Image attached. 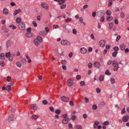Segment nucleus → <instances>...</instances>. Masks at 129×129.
Wrapping results in <instances>:
<instances>
[{
	"label": "nucleus",
	"instance_id": "f257e3e1",
	"mask_svg": "<svg viewBox=\"0 0 129 129\" xmlns=\"http://www.w3.org/2000/svg\"><path fill=\"white\" fill-rule=\"evenodd\" d=\"M112 63L113 66L114 67L113 70L115 71H117L119 68L117 62L115 60H114L112 61Z\"/></svg>",
	"mask_w": 129,
	"mask_h": 129
},
{
	"label": "nucleus",
	"instance_id": "f03ea898",
	"mask_svg": "<svg viewBox=\"0 0 129 129\" xmlns=\"http://www.w3.org/2000/svg\"><path fill=\"white\" fill-rule=\"evenodd\" d=\"M18 27L19 29L21 30H23L25 28V23L23 22H20L19 24Z\"/></svg>",
	"mask_w": 129,
	"mask_h": 129
},
{
	"label": "nucleus",
	"instance_id": "7ed1b4c3",
	"mask_svg": "<svg viewBox=\"0 0 129 129\" xmlns=\"http://www.w3.org/2000/svg\"><path fill=\"white\" fill-rule=\"evenodd\" d=\"M74 79L72 78H70L67 82V84L69 86H72L74 83Z\"/></svg>",
	"mask_w": 129,
	"mask_h": 129
},
{
	"label": "nucleus",
	"instance_id": "20e7f679",
	"mask_svg": "<svg viewBox=\"0 0 129 129\" xmlns=\"http://www.w3.org/2000/svg\"><path fill=\"white\" fill-rule=\"evenodd\" d=\"M41 6L42 8L46 10H48L49 8V5L46 3L45 2L42 3L41 4Z\"/></svg>",
	"mask_w": 129,
	"mask_h": 129
},
{
	"label": "nucleus",
	"instance_id": "39448f33",
	"mask_svg": "<svg viewBox=\"0 0 129 129\" xmlns=\"http://www.w3.org/2000/svg\"><path fill=\"white\" fill-rule=\"evenodd\" d=\"M61 43L62 45H69L70 44V42L69 41L66 40H62L61 42Z\"/></svg>",
	"mask_w": 129,
	"mask_h": 129
},
{
	"label": "nucleus",
	"instance_id": "423d86ee",
	"mask_svg": "<svg viewBox=\"0 0 129 129\" xmlns=\"http://www.w3.org/2000/svg\"><path fill=\"white\" fill-rule=\"evenodd\" d=\"M14 119V116L13 115H11L9 117L8 119V122L10 123H12Z\"/></svg>",
	"mask_w": 129,
	"mask_h": 129
},
{
	"label": "nucleus",
	"instance_id": "0eeeda50",
	"mask_svg": "<svg viewBox=\"0 0 129 129\" xmlns=\"http://www.w3.org/2000/svg\"><path fill=\"white\" fill-rule=\"evenodd\" d=\"M105 41L104 40H102L99 42V44L101 47H104L105 46Z\"/></svg>",
	"mask_w": 129,
	"mask_h": 129
},
{
	"label": "nucleus",
	"instance_id": "6e6552de",
	"mask_svg": "<svg viewBox=\"0 0 129 129\" xmlns=\"http://www.w3.org/2000/svg\"><path fill=\"white\" fill-rule=\"evenodd\" d=\"M61 98L62 101L65 102H67L69 100V98L64 96H61Z\"/></svg>",
	"mask_w": 129,
	"mask_h": 129
},
{
	"label": "nucleus",
	"instance_id": "1a4fd4ad",
	"mask_svg": "<svg viewBox=\"0 0 129 129\" xmlns=\"http://www.w3.org/2000/svg\"><path fill=\"white\" fill-rule=\"evenodd\" d=\"M38 106L36 104H32L31 105L30 108L32 110H36L37 109Z\"/></svg>",
	"mask_w": 129,
	"mask_h": 129
},
{
	"label": "nucleus",
	"instance_id": "9d476101",
	"mask_svg": "<svg viewBox=\"0 0 129 129\" xmlns=\"http://www.w3.org/2000/svg\"><path fill=\"white\" fill-rule=\"evenodd\" d=\"M80 52L82 54H85L87 51V49L84 47H82L81 48L80 50Z\"/></svg>",
	"mask_w": 129,
	"mask_h": 129
},
{
	"label": "nucleus",
	"instance_id": "9b49d317",
	"mask_svg": "<svg viewBox=\"0 0 129 129\" xmlns=\"http://www.w3.org/2000/svg\"><path fill=\"white\" fill-rule=\"evenodd\" d=\"M129 118V117L128 116H124L122 118V120L123 122H127Z\"/></svg>",
	"mask_w": 129,
	"mask_h": 129
},
{
	"label": "nucleus",
	"instance_id": "f8f14e48",
	"mask_svg": "<svg viewBox=\"0 0 129 129\" xmlns=\"http://www.w3.org/2000/svg\"><path fill=\"white\" fill-rule=\"evenodd\" d=\"M94 66L96 68H99L100 67V64L98 62L95 61L94 63Z\"/></svg>",
	"mask_w": 129,
	"mask_h": 129
},
{
	"label": "nucleus",
	"instance_id": "ddd939ff",
	"mask_svg": "<svg viewBox=\"0 0 129 129\" xmlns=\"http://www.w3.org/2000/svg\"><path fill=\"white\" fill-rule=\"evenodd\" d=\"M34 42L35 46H38L40 44V43L36 39H35L34 41Z\"/></svg>",
	"mask_w": 129,
	"mask_h": 129
},
{
	"label": "nucleus",
	"instance_id": "4468645a",
	"mask_svg": "<svg viewBox=\"0 0 129 129\" xmlns=\"http://www.w3.org/2000/svg\"><path fill=\"white\" fill-rule=\"evenodd\" d=\"M3 13L5 15H7L8 14V10L6 8H4L3 9Z\"/></svg>",
	"mask_w": 129,
	"mask_h": 129
},
{
	"label": "nucleus",
	"instance_id": "2eb2a0df",
	"mask_svg": "<svg viewBox=\"0 0 129 129\" xmlns=\"http://www.w3.org/2000/svg\"><path fill=\"white\" fill-rule=\"evenodd\" d=\"M21 11V10L20 9H19L17 10H16L14 12L13 14L14 15H16L19 13Z\"/></svg>",
	"mask_w": 129,
	"mask_h": 129
},
{
	"label": "nucleus",
	"instance_id": "dca6fc26",
	"mask_svg": "<svg viewBox=\"0 0 129 129\" xmlns=\"http://www.w3.org/2000/svg\"><path fill=\"white\" fill-rule=\"evenodd\" d=\"M31 118L34 120H36L38 118V116L37 115L34 114L32 115Z\"/></svg>",
	"mask_w": 129,
	"mask_h": 129
},
{
	"label": "nucleus",
	"instance_id": "f3484780",
	"mask_svg": "<svg viewBox=\"0 0 129 129\" xmlns=\"http://www.w3.org/2000/svg\"><path fill=\"white\" fill-rule=\"evenodd\" d=\"M12 43L11 41L9 40H7L6 41V46L7 47H8L10 46Z\"/></svg>",
	"mask_w": 129,
	"mask_h": 129
},
{
	"label": "nucleus",
	"instance_id": "a211bd4d",
	"mask_svg": "<svg viewBox=\"0 0 129 129\" xmlns=\"http://www.w3.org/2000/svg\"><path fill=\"white\" fill-rule=\"evenodd\" d=\"M6 90L8 92L10 91L12 89V88L10 85H8L6 87Z\"/></svg>",
	"mask_w": 129,
	"mask_h": 129
},
{
	"label": "nucleus",
	"instance_id": "6ab92c4d",
	"mask_svg": "<svg viewBox=\"0 0 129 129\" xmlns=\"http://www.w3.org/2000/svg\"><path fill=\"white\" fill-rule=\"evenodd\" d=\"M0 59L1 60H4L5 59L4 54L2 53L0 54Z\"/></svg>",
	"mask_w": 129,
	"mask_h": 129
},
{
	"label": "nucleus",
	"instance_id": "aec40b11",
	"mask_svg": "<svg viewBox=\"0 0 129 129\" xmlns=\"http://www.w3.org/2000/svg\"><path fill=\"white\" fill-rule=\"evenodd\" d=\"M40 42H41L42 41V39L41 37L39 36H37L36 38Z\"/></svg>",
	"mask_w": 129,
	"mask_h": 129
},
{
	"label": "nucleus",
	"instance_id": "412c9836",
	"mask_svg": "<svg viewBox=\"0 0 129 129\" xmlns=\"http://www.w3.org/2000/svg\"><path fill=\"white\" fill-rule=\"evenodd\" d=\"M125 46L123 44H122L120 46V48L122 50H124L125 49Z\"/></svg>",
	"mask_w": 129,
	"mask_h": 129
},
{
	"label": "nucleus",
	"instance_id": "4be33fe9",
	"mask_svg": "<svg viewBox=\"0 0 129 129\" xmlns=\"http://www.w3.org/2000/svg\"><path fill=\"white\" fill-rule=\"evenodd\" d=\"M117 53L118 52L116 51H114L112 53V56L114 58L116 56Z\"/></svg>",
	"mask_w": 129,
	"mask_h": 129
},
{
	"label": "nucleus",
	"instance_id": "5701e85b",
	"mask_svg": "<svg viewBox=\"0 0 129 129\" xmlns=\"http://www.w3.org/2000/svg\"><path fill=\"white\" fill-rule=\"evenodd\" d=\"M39 34L42 36H45L46 35L44 31H42L39 32Z\"/></svg>",
	"mask_w": 129,
	"mask_h": 129
},
{
	"label": "nucleus",
	"instance_id": "b1692460",
	"mask_svg": "<svg viewBox=\"0 0 129 129\" xmlns=\"http://www.w3.org/2000/svg\"><path fill=\"white\" fill-rule=\"evenodd\" d=\"M107 20L108 21H110L112 20L113 19V17L112 16L109 17L107 16L106 18Z\"/></svg>",
	"mask_w": 129,
	"mask_h": 129
},
{
	"label": "nucleus",
	"instance_id": "393cba45",
	"mask_svg": "<svg viewBox=\"0 0 129 129\" xmlns=\"http://www.w3.org/2000/svg\"><path fill=\"white\" fill-rule=\"evenodd\" d=\"M106 14L110 16L111 14V12L110 10H108L106 12Z\"/></svg>",
	"mask_w": 129,
	"mask_h": 129
},
{
	"label": "nucleus",
	"instance_id": "a878e982",
	"mask_svg": "<svg viewBox=\"0 0 129 129\" xmlns=\"http://www.w3.org/2000/svg\"><path fill=\"white\" fill-rule=\"evenodd\" d=\"M106 105V103L104 102H101L99 104V106L100 107H103L105 106Z\"/></svg>",
	"mask_w": 129,
	"mask_h": 129
},
{
	"label": "nucleus",
	"instance_id": "bb28decb",
	"mask_svg": "<svg viewBox=\"0 0 129 129\" xmlns=\"http://www.w3.org/2000/svg\"><path fill=\"white\" fill-rule=\"evenodd\" d=\"M5 56L7 57H10L11 56L10 53V52H9L6 53L5 54Z\"/></svg>",
	"mask_w": 129,
	"mask_h": 129
},
{
	"label": "nucleus",
	"instance_id": "cd10ccee",
	"mask_svg": "<svg viewBox=\"0 0 129 129\" xmlns=\"http://www.w3.org/2000/svg\"><path fill=\"white\" fill-rule=\"evenodd\" d=\"M61 112V110L59 109H57L55 111V113L57 115L59 114Z\"/></svg>",
	"mask_w": 129,
	"mask_h": 129
},
{
	"label": "nucleus",
	"instance_id": "c85d7f7f",
	"mask_svg": "<svg viewBox=\"0 0 129 129\" xmlns=\"http://www.w3.org/2000/svg\"><path fill=\"white\" fill-rule=\"evenodd\" d=\"M17 66L18 67H20L21 66L22 64L21 62L19 61H18L16 63Z\"/></svg>",
	"mask_w": 129,
	"mask_h": 129
},
{
	"label": "nucleus",
	"instance_id": "c756f323",
	"mask_svg": "<svg viewBox=\"0 0 129 129\" xmlns=\"http://www.w3.org/2000/svg\"><path fill=\"white\" fill-rule=\"evenodd\" d=\"M62 122L63 124H66L68 122V121L66 119H64L62 120Z\"/></svg>",
	"mask_w": 129,
	"mask_h": 129
},
{
	"label": "nucleus",
	"instance_id": "7c9ffc66",
	"mask_svg": "<svg viewBox=\"0 0 129 129\" xmlns=\"http://www.w3.org/2000/svg\"><path fill=\"white\" fill-rule=\"evenodd\" d=\"M21 19L20 18H17L16 19V21L17 23H18L21 22Z\"/></svg>",
	"mask_w": 129,
	"mask_h": 129
},
{
	"label": "nucleus",
	"instance_id": "2f4dec72",
	"mask_svg": "<svg viewBox=\"0 0 129 129\" xmlns=\"http://www.w3.org/2000/svg\"><path fill=\"white\" fill-rule=\"evenodd\" d=\"M65 0H59L58 3L59 5H61L65 3Z\"/></svg>",
	"mask_w": 129,
	"mask_h": 129
},
{
	"label": "nucleus",
	"instance_id": "473e14b6",
	"mask_svg": "<svg viewBox=\"0 0 129 129\" xmlns=\"http://www.w3.org/2000/svg\"><path fill=\"white\" fill-rule=\"evenodd\" d=\"M104 76L103 75H101L99 77V80L101 81H103L104 79Z\"/></svg>",
	"mask_w": 129,
	"mask_h": 129
},
{
	"label": "nucleus",
	"instance_id": "72a5a7b5",
	"mask_svg": "<svg viewBox=\"0 0 129 129\" xmlns=\"http://www.w3.org/2000/svg\"><path fill=\"white\" fill-rule=\"evenodd\" d=\"M75 128L76 129H82L81 126L80 125H76L75 126Z\"/></svg>",
	"mask_w": 129,
	"mask_h": 129
},
{
	"label": "nucleus",
	"instance_id": "f704fd0d",
	"mask_svg": "<svg viewBox=\"0 0 129 129\" xmlns=\"http://www.w3.org/2000/svg\"><path fill=\"white\" fill-rule=\"evenodd\" d=\"M109 124V122L108 121H105L102 123V125H108Z\"/></svg>",
	"mask_w": 129,
	"mask_h": 129
},
{
	"label": "nucleus",
	"instance_id": "c9c22d12",
	"mask_svg": "<svg viewBox=\"0 0 129 129\" xmlns=\"http://www.w3.org/2000/svg\"><path fill=\"white\" fill-rule=\"evenodd\" d=\"M109 3L108 4V6L109 7H110L111 6L112 4V0H109Z\"/></svg>",
	"mask_w": 129,
	"mask_h": 129
},
{
	"label": "nucleus",
	"instance_id": "e433bc0d",
	"mask_svg": "<svg viewBox=\"0 0 129 129\" xmlns=\"http://www.w3.org/2000/svg\"><path fill=\"white\" fill-rule=\"evenodd\" d=\"M109 29H111L113 27V24L112 23H109Z\"/></svg>",
	"mask_w": 129,
	"mask_h": 129
},
{
	"label": "nucleus",
	"instance_id": "4c0bfd02",
	"mask_svg": "<svg viewBox=\"0 0 129 129\" xmlns=\"http://www.w3.org/2000/svg\"><path fill=\"white\" fill-rule=\"evenodd\" d=\"M9 27L10 28L12 27L13 29H15L16 28V27L13 24H12L9 25Z\"/></svg>",
	"mask_w": 129,
	"mask_h": 129
},
{
	"label": "nucleus",
	"instance_id": "58836bf2",
	"mask_svg": "<svg viewBox=\"0 0 129 129\" xmlns=\"http://www.w3.org/2000/svg\"><path fill=\"white\" fill-rule=\"evenodd\" d=\"M66 7V5L65 4H63L60 7V8L61 9H62L65 8Z\"/></svg>",
	"mask_w": 129,
	"mask_h": 129
},
{
	"label": "nucleus",
	"instance_id": "ea45409f",
	"mask_svg": "<svg viewBox=\"0 0 129 129\" xmlns=\"http://www.w3.org/2000/svg\"><path fill=\"white\" fill-rule=\"evenodd\" d=\"M110 81L111 83L112 84H114L115 82V80L114 79L112 78H111V79Z\"/></svg>",
	"mask_w": 129,
	"mask_h": 129
},
{
	"label": "nucleus",
	"instance_id": "a19ab883",
	"mask_svg": "<svg viewBox=\"0 0 129 129\" xmlns=\"http://www.w3.org/2000/svg\"><path fill=\"white\" fill-rule=\"evenodd\" d=\"M26 37H31V35L29 33H27L25 34Z\"/></svg>",
	"mask_w": 129,
	"mask_h": 129
},
{
	"label": "nucleus",
	"instance_id": "79ce46f5",
	"mask_svg": "<svg viewBox=\"0 0 129 129\" xmlns=\"http://www.w3.org/2000/svg\"><path fill=\"white\" fill-rule=\"evenodd\" d=\"M105 74L108 75H111V73L109 72L108 70H106L105 72Z\"/></svg>",
	"mask_w": 129,
	"mask_h": 129
},
{
	"label": "nucleus",
	"instance_id": "37998d69",
	"mask_svg": "<svg viewBox=\"0 0 129 129\" xmlns=\"http://www.w3.org/2000/svg\"><path fill=\"white\" fill-rule=\"evenodd\" d=\"M97 108V106L95 105H93L92 106V109L94 110L96 109Z\"/></svg>",
	"mask_w": 129,
	"mask_h": 129
},
{
	"label": "nucleus",
	"instance_id": "c03bdc74",
	"mask_svg": "<svg viewBox=\"0 0 129 129\" xmlns=\"http://www.w3.org/2000/svg\"><path fill=\"white\" fill-rule=\"evenodd\" d=\"M61 63L63 64H66L67 63V61L65 60H63L61 61Z\"/></svg>",
	"mask_w": 129,
	"mask_h": 129
},
{
	"label": "nucleus",
	"instance_id": "a18cd8bd",
	"mask_svg": "<svg viewBox=\"0 0 129 129\" xmlns=\"http://www.w3.org/2000/svg\"><path fill=\"white\" fill-rule=\"evenodd\" d=\"M5 65V63L3 61H2L0 62V65L2 67L4 66Z\"/></svg>",
	"mask_w": 129,
	"mask_h": 129
},
{
	"label": "nucleus",
	"instance_id": "49530a36",
	"mask_svg": "<svg viewBox=\"0 0 129 129\" xmlns=\"http://www.w3.org/2000/svg\"><path fill=\"white\" fill-rule=\"evenodd\" d=\"M85 83L83 81H81L80 82V84L81 86H83L85 85Z\"/></svg>",
	"mask_w": 129,
	"mask_h": 129
},
{
	"label": "nucleus",
	"instance_id": "de8ad7c7",
	"mask_svg": "<svg viewBox=\"0 0 129 129\" xmlns=\"http://www.w3.org/2000/svg\"><path fill=\"white\" fill-rule=\"evenodd\" d=\"M113 50L115 51H117L119 50V48L118 47L115 46L113 48Z\"/></svg>",
	"mask_w": 129,
	"mask_h": 129
},
{
	"label": "nucleus",
	"instance_id": "09e8293b",
	"mask_svg": "<svg viewBox=\"0 0 129 129\" xmlns=\"http://www.w3.org/2000/svg\"><path fill=\"white\" fill-rule=\"evenodd\" d=\"M42 103L44 105H46L47 104L48 102L46 100H44L43 101Z\"/></svg>",
	"mask_w": 129,
	"mask_h": 129
},
{
	"label": "nucleus",
	"instance_id": "8fccbe9b",
	"mask_svg": "<svg viewBox=\"0 0 129 129\" xmlns=\"http://www.w3.org/2000/svg\"><path fill=\"white\" fill-rule=\"evenodd\" d=\"M121 38V36L120 35H118L117 37L116 38V41L117 42H118V41Z\"/></svg>",
	"mask_w": 129,
	"mask_h": 129
},
{
	"label": "nucleus",
	"instance_id": "3c124183",
	"mask_svg": "<svg viewBox=\"0 0 129 129\" xmlns=\"http://www.w3.org/2000/svg\"><path fill=\"white\" fill-rule=\"evenodd\" d=\"M72 20L71 18H68L67 19L65 20V21L67 22H69L71 21Z\"/></svg>",
	"mask_w": 129,
	"mask_h": 129
},
{
	"label": "nucleus",
	"instance_id": "603ef678",
	"mask_svg": "<svg viewBox=\"0 0 129 129\" xmlns=\"http://www.w3.org/2000/svg\"><path fill=\"white\" fill-rule=\"evenodd\" d=\"M100 123V122L98 120L95 121L94 122V124L96 125H98Z\"/></svg>",
	"mask_w": 129,
	"mask_h": 129
},
{
	"label": "nucleus",
	"instance_id": "864d4df0",
	"mask_svg": "<svg viewBox=\"0 0 129 129\" xmlns=\"http://www.w3.org/2000/svg\"><path fill=\"white\" fill-rule=\"evenodd\" d=\"M92 66V64L91 63H89L88 64V67L89 68L91 69Z\"/></svg>",
	"mask_w": 129,
	"mask_h": 129
},
{
	"label": "nucleus",
	"instance_id": "5fc2aeb1",
	"mask_svg": "<svg viewBox=\"0 0 129 129\" xmlns=\"http://www.w3.org/2000/svg\"><path fill=\"white\" fill-rule=\"evenodd\" d=\"M120 16L122 18H123L124 17V12H122L120 14Z\"/></svg>",
	"mask_w": 129,
	"mask_h": 129
},
{
	"label": "nucleus",
	"instance_id": "6e6d98bb",
	"mask_svg": "<svg viewBox=\"0 0 129 129\" xmlns=\"http://www.w3.org/2000/svg\"><path fill=\"white\" fill-rule=\"evenodd\" d=\"M11 80V77L9 76H8L7 77L6 80L7 81L9 82Z\"/></svg>",
	"mask_w": 129,
	"mask_h": 129
},
{
	"label": "nucleus",
	"instance_id": "4d7b16f0",
	"mask_svg": "<svg viewBox=\"0 0 129 129\" xmlns=\"http://www.w3.org/2000/svg\"><path fill=\"white\" fill-rule=\"evenodd\" d=\"M81 78V76L80 75H78L76 77V78L78 80L80 79Z\"/></svg>",
	"mask_w": 129,
	"mask_h": 129
},
{
	"label": "nucleus",
	"instance_id": "13d9d810",
	"mask_svg": "<svg viewBox=\"0 0 129 129\" xmlns=\"http://www.w3.org/2000/svg\"><path fill=\"white\" fill-rule=\"evenodd\" d=\"M32 24L35 27H36L37 26V24L35 21H33L32 22Z\"/></svg>",
	"mask_w": 129,
	"mask_h": 129
},
{
	"label": "nucleus",
	"instance_id": "bf43d9fd",
	"mask_svg": "<svg viewBox=\"0 0 129 129\" xmlns=\"http://www.w3.org/2000/svg\"><path fill=\"white\" fill-rule=\"evenodd\" d=\"M100 20L102 22H103L104 21V16H102L100 18Z\"/></svg>",
	"mask_w": 129,
	"mask_h": 129
},
{
	"label": "nucleus",
	"instance_id": "052dcab7",
	"mask_svg": "<svg viewBox=\"0 0 129 129\" xmlns=\"http://www.w3.org/2000/svg\"><path fill=\"white\" fill-rule=\"evenodd\" d=\"M67 115L66 114H64L62 115L61 116V117L65 118L67 117Z\"/></svg>",
	"mask_w": 129,
	"mask_h": 129
},
{
	"label": "nucleus",
	"instance_id": "680f3d73",
	"mask_svg": "<svg viewBox=\"0 0 129 129\" xmlns=\"http://www.w3.org/2000/svg\"><path fill=\"white\" fill-rule=\"evenodd\" d=\"M96 91L98 93H99L100 92L101 90L99 88H97L96 89Z\"/></svg>",
	"mask_w": 129,
	"mask_h": 129
},
{
	"label": "nucleus",
	"instance_id": "e2e57ef3",
	"mask_svg": "<svg viewBox=\"0 0 129 129\" xmlns=\"http://www.w3.org/2000/svg\"><path fill=\"white\" fill-rule=\"evenodd\" d=\"M49 109L51 111V112H53L54 111V109L53 108V107H49Z\"/></svg>",
	"mask_w": 129,
	"mask_h": 129
},
{
	"label": "nucleus",
	"instance_id": "0e129e2a",
	"mask_svg": "<svg viewBox=\"0 0 129 129\" xmlns=\"http://www.w3.org/2000/svg\"><path fill=\"white\" fill-rule=\"evenodd\" d=\"M31 30V28L30 27H29L27 29L26 31H27V33H30Z\"/></svg>",
	"mask_w": 129,
	"mask_h": 129
},
{
	"label": "nucleus",
	"instance_id": "69168bd1",
	"mask_svg": "<svg viewBox=\"0 0 129 129\" xmlns=\"http://www.w3.org/2000/svg\"><path fill=\"white\" fill-rule=\"evenodd\" d=\"M73 33L74 34H77V31L75 29H73L72 30Z\"/></svg>",
	"mask_w": 129,
	"mask_h": 129
},
{
	"label": "nucleus",
	"instance_id": "338daca9",
	"mask_svg": "<svg viewBox=\"0 0 129 129\" xmlns=\"http://www.w3.org/2000/svg\"><path fill=\"white\" fill-rule=\"evenodd\" d=\"M125 112V108H124L121 111V113L122 114H123Z\"/></svg>",
	"mask_w": 129,
	"mask_h": 129
},
{
	"label": "nucleus",
	"instance_id": "774afa93",
	"mask_svg": "<svg viewBox=\"0 0 129 129\" xmlns=\"http://www.w3.org/2000/svg\"><path fill=\"white\" fill-rule=\"evenodd\" d=\"M84 99L85 100V102L86 103H87L88 102L89 100V99H87V98H84Z\"/></svg>",
	"mask_w": 129,
	"mask_h": 129
}]
</instances>
